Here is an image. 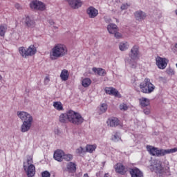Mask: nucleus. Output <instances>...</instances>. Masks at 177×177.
I'll return each instance as SVG.
<instances>
[{
	"label": "nucleus",
	"mask_w": 177,
	"mask_h": 177,
	"mask_svg": "<svg viewBox=\"0 0 177 177\" xmlns=\"http://www.w3.org/2000/svg\"><path fill=\"white\" fill-rule=\"evenodd\" d=\"M140 59V51L138 46H133L129 53V57L124 58L126 67L136 68L138 67V60Z\"/></svg>",
	"instance_id": "1"
},
{
	"label": "nucleus",
	"mask_w": 177,
	"mask_h": 177,
	"mask_svg": "<svg viewBox=\"0 0 177 177\" xmlns=\"http://www.w3.org/2000/svg\"><path fill=\"white\" fill-rule=\"evenodd\" d=\"M17 115L22 121V124L21 125V132H28V131L31 129L32 124H34V117H32V115L28 112L21 111H18Z\"/></svg>",
	"instance_id": "2"
},
{
	"label": "nucleus",
	"mask_w": 177,
	"mask_h": 177,
	"mask_svg": "<svg viewBox=\"0 0 177 177\" xmlns=\"http://www.w3.org/2000/svg\"><path fill=\"white\" fill-rule=\"evenodd\" d=\"M68 53V49L65 44H56L50 51V60H57L60 57H64L67 56Z\"/></svg>",
	"instance_id": "3"
},
{
	"label": "nucleus",
	"mask_w": 177,
	"mask_h": 177,
	"mask_svg": "<svg viewBox=\"0 0 177 177\" xmlns=\"http://www.w3.org/2000/svg\"><path fill=\"white\" fill-rule=\"evenodd\" d=\"M147 150L151 154V156H154L156 157H162L166 156V154H174L176 153L177 147L170 149H159L151 145L147 146Z\"/></svg>",
	"instance_id": "4"
},
{
	"label": "nucleus",
	"mask_w": 177,
	"mask_h": 177,
	"mask_svg": "<svg viewBox=\"0 0 177 177\" xmlns=\"http://www.w3.org/2000/svg\"><path fill=\"white\" fill-rule=\"evenodd\" d=\"M32 156L28 157L26 161L24 162V169L28 177L35 175V166L33 165Z\"/></svg>",
	"instance_id": "5"
},
{
	"label": "nucleus",
	"mask_w": 177,
	"mask_h": 177,
	"mask_svg": "<svg viewBox=\"0 0 177 177\" xmlns=\"http://www.w3.org/2000/svg\"><path fill=\"white\" fill-rule=\"evenodd\" d=\"M140 89L142 93H152L156 89V86L151 83L149 78H145L142 82L140 84Z\"/></svg>",
	"instance_id": "6"
},
{
	"label": "nucleus",
	"mask_w": 177,
	"mask_h": 177,
	"mask_svg": "<svg viewBox=\"0 0 177 177\" xmlns=\"http://www.w3.org/2000/svg\"><path fill=\"white\" fill-rule=\"evenodd\" d=\"M68 118L69 122L73 124V125H81V124L84 122V118H82V115L72 110H70Z\"/></svg>",
	"instance_id": "7"
},
{
	"label": "nucleus",
	"mask_w": 177,
	"mask_h": 177,
	"mask_svg": "<svg viewBox=\"0 0 177 177\" xmlns=\"http://www.w3.org/2000/svg\"><path fill=\"white\" fill-rule=\"evenodd\" d=\"M19 55L22 57H27V56H34L37 53V48L34 45H30L28 48L24 47L19 48Z\"/></svg>",
	"instance_id": "8"
},
{
	"label": "nucleus",
	"mask_w": 177,
	"mask_h": 177,
	"mask_svg": "<svg viewBox=\"0 0 177 177\" xmlns=\"http://www.w3.org/2000/svg\"><path fill=\"white\" fill-rule=\"evenodd\" d=\"M30 7L33 10H40L43 12L46 9V6L45 3H42V1H39L38 0H34L30 2Z\"/></svg>",
	"instance_id": "9"
},
{
	"label": "nucleus",
	"mask_w": 177,
	"mask_h": 177,
	"mask_svg": "<svg viewBox=\"0 0 177 177\" xmlns=\"http://www.w3.org/2000/svg\"><path fill=\"white\" fill-rule=\"evenodd\" d=\"M169 62L168 59L165 57H157L156 58V65L160 70H165Z\"/></svg>",
	"instance_id": "10"
},
{
	"label": "nucleus",
	"mask_w": 177,
	"mask_h": 177,
	"mask_svg": "<svg viewBox=\"0 0 177 177\" xmlns=\"http://www.w3.org/2000/svg\"><path fill=\"white\" fill-rule=\"evenodd\" d=\"M162 162H161L160 160H154L152 165L153 171H155V172L156 174H162L165 172V169L164 167H162Z\"/></svg>",
	"instance_id": "11"
},
{
	"label": "nucleus",
	"mask_w": 177,
	"mask_h": 177,
	"mask_svg": "<svg viewBox=\"0 0 177 177\" xmlns=\"http://www.w3.org/2000/svg\"><path fill=\"white\" fill-rule=\"evenodd\" d=\"M104 91L106 95H110L111 96H114L115 97H118L119 99L122 97L120 92L113 87H106L105 88Z\"/></svg>",
	"instance_id": "12"
},
{
	"label": "nucleus",
	"mask_w": 177,
	"mask_h": 177,
	"mask_svg": "<svg viewBox=\"0 0 177 177\" xmlns=\"http://www.w3.org/2000/svg\"><path fill=\"white\" fill-rule=\"evenodd\" d=\"M106 124L108 127H111V128H115V127L121 125V121L118 118H110L107 120Z\"/></svg>",
	"instance_id": "13"
},
{
	"label": "nucleus",
	"mask_w": 177,
	"mask_h": 177,
	"mask_svg": "<svg viewBox=\"0 0 177 177\" xmlns=\"http://www.w3.org/2000/svg\"><path fill=\"white\" fill-rule=\"evenodd\" d=\"M86 13L90 19H95L99 15V10L93 6H90L88 8Z\"/></svg>",
	"instance_id": "14"
},
{
	"label": "nucleus",
	"mask_w": 177,
	"mask_h": 177,
	"mask_svg": "<svg viewBox=\"0 0 177 177\" xmlns=\"http://www.w3.org/2000/svg\"><path fill=\"white\" fill-rule=\"evenodd\" d=\"M134 17L137 21H143L147 17V15H146V12L139 10L134 12Z\"/></svg>",
	"instance_id": "15"
},
{
	"label": "nucleus",
	"mask_w": 177,
	"mask_h": 177,
	"mask_svg": "<svg viewBox=\"0 0 177 177\" xmlns=\"http://www.w3.org/2000/svg\"><path fill=\"white\" fill-rule=\"evenodd\" d=\"M73 9H78L82 6L81 0H66Z\"/></svg>",
	"instance_id": "16"
},
{
	"label": "nucleus",
	"mask_w": 177,
	"mask_h": 177,
	"mask_svg": "<svg viewBox=\"0 0 177 177\" xmlns=\"http://www.w3.org/2000/svg\"><path fill=\"white\" fill-rule=\"evenodd\" d=\"M70 111H68L66 113H61L59 117V121L62 124H67L70 122V118H68Z\"/></svg>",
	"instance_id": "17"
},
{
	"label": "nucleus",
	"mask_w": 177,
	"mask_h": 177,
	"mask_svg": "<svg viewBox=\"0 0 177 177\" xmlns=\"http://www.w3.org/2000/svg\"><path fill=\"white\" fill-rule=\"evenodd\" d=\"M64 156V151L63 150L57 149L54 152V158L59 162H62V161H63Z\"/></svg>",
	"instance_id": "18"
},
{
	"label": "nucleus",
	"mask_w": 177,
	"mask_h": 177,
	"mask_svg": "<svg viewBox=\"0 0 177 177\" xmlns=\"http://www.w3.org/2000/svg\"><path fill=\"white\" fill-rule=\"evenodd\" d=\"M115 172L118 174H120V175H124L125 172H127V169H125V166L122 163H118L115 165Z\"/></svg>",
	"instance_id": "19"
},
{
	"label": "nucleus",
	"mask_w": 177,
	"mask_h": 177,
	"mask_svg": "<svg viewBox=\"0 0 177 177\" xmlns=\"http://www.w3.org/2000/svg\"><path fill=\"white\" fill-rule=\"evenodd\" d=\"M131 177H143V172L138 168H133L130 171Z\"/></svg>",
	"instance_id": "20"
},
{
	"label": "nucleus",
	"mask_w": 177,
	"mask_h": 177,
	"mask_svg": "<svg viewBox=\"0 0 177 177\" xmlns=\"http://www.w3.org/2000/svg\"><path fill=\"white\" fill-rule=\"evenodd\" d=\"M119 49L121 52H125L129 49V43L127 41H123L119 43Z\"/></svg>",
	"instance_id": "21"
},
{
	"label": "nucleus",
	"mask_w": 177,
	"mask_h": 177,
	"mask_svg": "<svg viewBox=\"0 0 177 177\" xmlns=\"http://www.w3.org/2000/svg\"><path fill=\"white\" fill-rule=\"evenodd\" d=\"M62 81H68V78L70 77V73H68V71L66 69H63L61 71L60 75H59Z\"/></svg>",
	"instance_id": "22"
},
{
	"label": "nucleus",
	"mask_w": 177,
	"mask_h": 177,
	"mask_svg": "<svg viewBox=\"0 0 177 177\" xmlns=\"http://www.w3.org/2000/svg\"><path fill=\"white\" fill-rule=\"evenodd\" d=\"M106 28L109 34L113 35L118 30V26H117V25L114 24H109L107 26Z\"/></svg>",
	"instance_id": "23"
},
{
	"label": "nucleus",
	"mask_w": 177,
	"mask_h": 177,
	"mask_svg": "<svg viewBox=\"0 0 177 177\" xmlns=\"http://www.w3.org/2000/svg\"><path fill=\"white\" fill-rule=\"evenodd\" d=\"M53 106L57 111H63L64 110V109L63 108V104L60 101L53 102Z\"/></svg>",
	"instance_id": "24"
},
{
	"label": "nucleus",
	"mask_w": 177,
	"mask_h": 177,
	"mask_svg": "<svg viewBox=\"0 0 177 177\" xmlns=\"http://www.w3.org/2000/svg\"><path fill=\"white\" fill-rule=\"evenodd\" d=\"M140 104L142 107H147L150 106V100L146 97H141L139 99Z\"/></svg>",
	"instance_id": "25"
},
{
	"label": "nucleus",
	"mask_w": 177,
	"mask_h": 177,
	"mask_svg": "<svg viewBox=\"0 0 177 177\" xmlns=\"http://www.w3.org/2000/svg\"><path fill=\"white\" fill-rule=\"evenodd\" d=\"M92 71H93V73H95V74H97V75H100L102 77L106 75V71H104V69L103 68H93Z\"/></svg>",
	"instance_id": "26"
},
{
	"label": "nucleus",
	"mask_w": 177,
	"mask_h": 177,
	"mask_svg": "<svg viewBox=\"0 0 177 177\" xmlns=\"http://www.w3.org/2000/svg\"><path fill=\"white\" fill-rule=\"evenodd\" d=\"M92 84V80H91L88 77H85L82 80V86L84 88H88Z\"/></svg>",
	"instance_id": "27"
},
{
	"label": "nucleus",
	"mask_w": 177,
	"mask_h": 177,
	"mask_svg": "<svg viewBox=\"0 0 177 177\" xmlns=\"http://www.w3.org/2000/svg\"><path fill=\"white\" fill-rule=\"evenodd\" d=\"M24 23L28 27H34L35 24L34 20H32L30 17H26Z\"/></svg>",
	"instance_id": "28"
},
{
	"label": "nucleus",
	"mask_w": 177,
	"mask_h": 177,
	"mask_svg": "<svg viewBox=\"0 0 177 177\" xmlns=\"http://www.w3.org/2000/svg\"><path fill=\"white\" fill-rule=\"evenodd\" d=\"M111 140L113 142H120L121 140V133L120 132H114L112 134Z\"/></svg>",
	"instance_id": "29"
},
{
	"label": "nucleus",
	"mask_w": 177,
	"mask_h": 177,
	"mask_svg": "<svg viewBox=\"0 0 177 177\" xmlns=\"http://www.w3.org/2000/svg\"><path fill=\"white\" fill-rule=\"evenodd\" d=\"M66 169L68 172H75V169H77L75 165L74 162H68L66 165Z\"/></svg>",
	"instance_id": "30"
},
{
	"label": "nucleus",
	"mask_w": 177,
	"mask_h": 177,
	"mask_svg": "<svg viewBox=\"0 0 177 177\" xmlns=\"http://www.w3.org/2000/svg\"><path fill=\"white\" fill-rule=\"evenodd\" d=\"M96 147H97L96 145H87L86 146V151L88 153H93V151L96 150Z\"/></svg>",
	"instance_id": "31"
},
{
	"label": "nucleus",
	"mask_w": 177,
	"mask_h": 177,
	"mask_svg": "<svg viewBox=\"0 0 177 177\" xmlns=\"http://www.w3.org/2000/svg\"><path fill=\"white\" fill-rule=\"evenodd\" d=\"M106 111H107V104L106 103L101 104L99 109V113L104 114V113H106Z\"/></svg>",
	"instance_id": "32"
},
{
	"label": "nucleus",
	"mask_w": 177,
	"mask_h": 177,
	"mask_svg": "<svg viewBox=\"0 0 177 177\" xmlns=\"http://www.w3.org/2000/svg\"><path fill=\"white\" fill-rule=\"evenodd\" d=\"M8 30V26L6 25L0 26V37H5V34Z\"/></svg>",
	"instance_id": "33"
},
{
	"label": "nucleus",
	"mask_w": 177,
	"mask_h": 177,
	"mask_svg": "<svg viewBox=\"0 0 177 177\" xmlns=\"http://www.w3.org/2000/svg\"><path fill=\"white\" fill-rule=\"evenodd\" d=\"M73 156L72 154L71 153H67L66 154L64 152V158H63V160H64L65 161H71V160H73Z\"/></svg>",
	"instance_id": "34"
},
{
	"label": "nucleus",
	"mask_w": 177,
	"mask_h": 177,
	"mask_svg": "<svg viewBox=\"0 0 177 177\" xmlns=\"http://www.w3.org/2000/svg\"><path fill=\"white\" fill-rule=\"evenodd\" d=\"M119 109L121 110V111H127V110L129 109V106L125 103H122L120 104Z\"/></svg>",
	"instance_id": "35"
},
{
	"label": "nucleus",
	"mask_w": 177,
	"mask_h": 177,
	"mask_svg": "<svg viewBox=\"0 0 177 177\" xmlns=\"http://www.w3.org/2000/svg\"><path fill=\"white\" fill-rule=\"evenodd\" d=\"M113 35L115 38H116V39H121V38H122V34L120 32L119 29L116 30V32L113 34Z\"/></svg>",
	"instance_id": "36"
},
{
	"label": "nucleus",
	"mask_w": 177,
	"mask_h": 177,
	"mask_svg": "<svg viewBox=\"0 0 177 177\" xmlns=\"http://www.w3.org/2000/svg\"><path fill=\"white\" fill-rule=\"evenodd\" d=\"M77 154H82V153H85V149L82 148V147H80L76 149Z\"/></svg>",
	"instance_id": "37"
},
{
	"label": "nucleus",
	"mask_w": 177,
	"mask_h": 177,
	"mask_svg": "<svg viewBox=\"0 0 177 177\" xmlns=\"http://www.w3.org/2000/svg\"><path fill=\"white\" fill-rule=\"evenodd\" d=\"M129 8V4H128L127 3H124L122 4V6H120L121 10H127V9H128Z\"/></svg>",
	"instance_id": "38"
},
{
	"label": "nucleus",
	"mask_w": 177,
	"mask_h": 177,
	"mask_svg": "<svg viewBox=\"0 0 177 177\" xmlns=\"http://www.w3.org/2000/svg\"><path fill=\"white\" fill-rule=\"evenodd\" d=\"M41 177H50V173L48 171L41 172Z\"/></svg>",
	"instance_id": "39"
},
{
	"label": "nucleus",
	"mask_w": 177,
	"mask_h": 177,
	"mask_svg": "<svg viewBox=\"0 0 177 177\" xmlns=\"http://www.w3.org/2000/svg\"><path fill=\"white\" fill-rule=\"evenodd\" d=\"M15 7L17 10H21V9H23V8L21 7V5L19 3H15Z\"/></svg>",
	"instance_id": "40"
},
{
	"label": "nucleus",
	"mask_w": 177,
	"mask_h": 177,
	"mask_svg": "<svg viewBox=\"0 0 177 177\" xmlns=\"http://www.w3.org/2000/svg\"><path fill=\"white\" fill-rule=\"evenodd\" d=\"M167 73L169 74V75H174V70L171 68L167 69Z\"/></svg>",
	"instance_id": "41"
},
{
	"label": "nucleus",
	"mask_w": 177,
	"mask_h": 177,
	"mask_svg": "<svg viewBox=\"0 0 177 177\" xmlns=\"http://www.w3.org/2000/svg\"><path fill=\"white\" fill-rule=\"evenodd\" d=\"M144 113H145L146 115H149V114H150V109L147 108L144 109Z\"/></svg>",
	"instance_id": "42"
},
{
	"label": "nucleus",
	"mask_w": 177,
	"mask_h": 177,
	"mask_svg": "<svg viewBox=\"0 0 177 177\" xmlns=\"http://www.w3.org/2000/svg\"><path fill=\"white\" fill-rule=\"evenodd\" d=\"M49 81H50L49 77H45V79H44V84H45L46 85H48V84H49Z\"/></svg>",
	"instance_id": "43"
},
{
	"label": "nucleus",
	"mask_w": 177,
	"mask_h": 177,
	"mask_svg": "<svg viewBox=\"0 0 177 177\" xmlns=\"http://www.w3.org/2000/svg\"><path fill=\"white\" fill-rule=\"evenodd\" d=\"M106 23H111V19L108 18L105 19Z\"/></svg>",
	"instance_id": "44"
},
{
	"label": "nucleus",
	"mask_w": 177,
	"mask_h": 177,
	"mask_svg": "<svg viewBox=\"0 0 177 177\" xmlns=\"http://www.w3.org/2000/svg\"><path fill=\"white\" fill-rule=\"evenodd\" d=\"M49 24H50V26H54L55 22L53 21H49Z\"/></svg>",
	"instance_id": "45"
},
{
	"label": "nucleus",
	"mask_w": 177,
	"mask_h": 177,
	"mask_svg": "<svg viewBox=\"0 0 177 177\" xmlns=\"http://www.w3.org/2000/svg\"><path fill=\"white\" fill-rule=\"evenodd\" d=\"M158 17V19H161L162 17V14L161 12H160Z\"/></svg>",
	"instance_id": "46"
},
{
	"label": "nucleus",
	"mask_w": 177,
	"mask_h": 177,
	"mask_svg": "<svg viewBox=\"0 0 177 177\" xmlns=\"http://www.w3.org/2000/svg\"><path fill=\"white\" fill-rule=\"evenodd\" d=\"M84 177H89V176H88V174H85L84 175Z\"/></svg>",
	"instance_id": "47"
},
{
	"label": "nucleus",
	"mask_w": 177,
	"mask_h": 177,
	"mask_svg": "<svg viewBox=\"0 0 177 177\" xmlns=\"http://www.w3.org/2000/svg\"><path fill=\"white\" fill-rule=\"evenodd\" d=\"M174 47L177 49V43L175 44Z\"/></svg>",
	"instance_id": "48"
},
{
	"label": "nucleus",
	"mask_w": 177,
	"mask_h": 177,
	"mask_svg": "<svg viewBox=\"0 0 177 177\" xmlns=\"http://www.w3.org/2000/svg\"><path fill=\"white\" fill-rule=\"evenodd\" d=\"M175 13H176V16H177V10L175 11Z\"/></svg>",
	"instance_id": "49"
},
{
	"label": "nucleus",
	"mask_w": 177,
	"mask_h": 177,
	"mask_svg": "<svg viewBox=\"0 0 177 177\" xmlns=\"http://www.w3.org/2000/svg\"><path fill=\"white\" fill-rule=\"evenodd\" d=\"M1 79H2V76L0 75V80H1Z\"/></svg>",
	"instance_id": "50"
}]
</instances>
